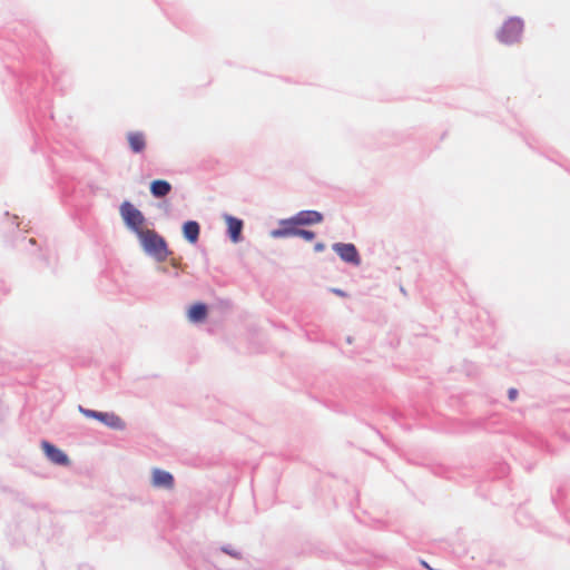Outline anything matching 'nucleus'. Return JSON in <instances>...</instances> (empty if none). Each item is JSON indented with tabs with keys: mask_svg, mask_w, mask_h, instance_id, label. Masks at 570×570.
<instances>
[{
	"mask_svg": "<svg viewBox=\"0 0 570 570\" xmlns=\"http://www.w3.org/2000/svg\"><path fill=\"white\" fill-rule=\"evenodd\" d=\"M137 236L148 255L155 257L158 262H164L168 257L169 250L165 239L154 229L145 228Z\"/></svg>",
	"mask_w": 570,
	"mask_h": 570,
	"instance_id": "1",
	"label": "nucleus"
},
{
	"mask_svg": "<svg viewBox=\"0 0 570 570\" xmlns=\"http://www.w3.org/2000/svg\"><path fill=\"white\" fill-rule=\"evenodd\" d=\"M120 215L125 224L138 235L145 229V217L131 203L124 202L120 206Z\"/></svg>",
	"mask_w": 570,
	"mask_h": 570,
	"instance_id": "2",
	"label": "nucleus"
},
{
	"mask_svg": "<svg viewBox=\"0 0 570 570\" xmlns=\"http://www.w3.org/2000/svg\"><path fill=\"white\" fill-rule=\"evenodd\" d=\"M523 31V21L518 18H511L502 26L498 38L503 43H513L520 40Z\"/></svg>",
	"mask_w": 570,
	"mask_h": 570,
	"instance_id": "3",
	"label": "nucleus"
},
{
	"mask_svg": "<svg viewBox=\"0 0 570 570\" xmlns=\"http://www.w3.org/2000/svg\"><path fill=\"white\" fill-rule=\"evenodd\" d=\"M79 411L85 416L98 420L110 429L124 430L126 426L125 422L115 413L98 412L94 410L83 409L82 406H79Z\"/></svg>",
	"mask_w": 570,
	"mask_h": 570,
	"instance_id": "4",
	"label": "nucleus"
},
{
	"mask_svg": "<svg viewBox=\"0 0 570 570\" xmlns=\"http://www.w3.org/2000/svg\"><path fill=\"white\" fill-rule=\"evenodd\" d=\"M333 249L344 262L360 265L361 258L353 244L336 243L333 245Z\"/></svg>",
	"mask_w": 570,
	"mask_h": 570,
	"instance_id": "5",
	"label": "nucleus"
},
{
	"mask_svg": "<svg viewBox=\"0 0 570 570\" xmlns=\"http://www.w3.org/2000/svg\"><path fill=\"white\" fill-rule=\"evenodd\" d=\"M41 448L47 455V458L55 464L58 465H68L69 464V458L68 455L61 451L60 449L56 448L48 441H42Z\"/></svg>",
	"mask_w": 570,
	"mask_h": 570,
	"instance_id": "6",
	"label": "nucleus"
},
{
	"mask_svg": "<svg viewBox=\"0 0 570 570\" xmlns=\"http://www.w3.org/2000/svg\"><path fill=\"white\" fill-rule=\"evenodd\" d=\"M323 220V215L316 210H303L295 215L291 223L295 225H312Z\"/></svg>",
	"mask_w": 570,
	"mask_h": 570,
	"instance_id": "7",
	"label": "nucleus"
},
{
	"mask_svg": "<svg viewBox=\"0 0 570 570\" xmlns=\"http://www.w3.org/2000/svg\"><path fill=\"white\" fill-rule=\"evenodd\" d=\"M151 484L155 488L173 489L174 488V476L167 471H164L160 469H154Z\"/></svg>",
	"mask_w": 570,
	"mask_h": 570,
	"instance_id": "8",
	"label": "nucleus"
},
{
	"mask_svg": "<svg viewBox=\"0 0 570 570\" xmlns=\"http://www.w3.org/2000/svg\"><path fill=\"white\" fill-rule=\"evenodd\" d=\"M127 140L132 153L140 154L146 149L147 140L146 136L141 131H129L127 134Z\"/></svg>",
	"mask_w": 570,
	"mask_h": 570,
	"instance_id": "9",
	"label": "nucleus"
},
{
	"mask_svg": "<svg viewBox=\"0 0 570 570\" xmlns=\"http://www.w3.org/2000/svg\"><path fill=\"white\" fill-rule=\"evenodd\" d=\"M187 316L193 323L204 322L207 317V306L204 303H196L189 307Z\"/></svg>",
	"mask_w": 570,
	"mask_h": 570,
	"instance_id": "10",
	"label": "nucleus"
},
{
	"mask_svg": "<svg viewBox=\"0 0 570 570\" xmlns=\"http://www.w3.org/2000/svg\"><path fill=\"white\" fill-rule=\"evenodd\" d=\"M183 233L185 238L191 243L195 244L198 240L199 237V225L197 222L189 220L186 222L183 226Z\"/></svg>",
	"mask_w": 570,
	"mask_h": 570,
	"instance_id": "11",
	"label": "nucleus"
},
{
	"mask_svg": "<svg viewBox=\"0 0 570 570\" xmlns=\"http://www.w3.org/2000/svg\"><path fill=\"white\" fill-rule=\"evenodd\" d=\"M227 226H228V233L234 243H237L240 237V233L243 229V222L240 219H237L235 217H227Z\"/></svg>",
	"mask_w": 570,
	"mask_h": 570,
	"instance_id": "12",
	"label": "nucleus"
},
{
	"mask_svg": "<svg viewBox=\"0 0 570 570\" xmlns=\"http://www.w3.org/2000/svg\"><path fill=\"white\" fill-rule=\"evenodd\" d=\"M170 190L171 186L166 180L158 179L150 184V191L155 197H165Z\"/></svg>",
	"mask_w": 570,
	"mask_h": 570,
	"instance_id": "13",
	"label": "nucleus"
},
{
	"mask_svg": "<svg viewBox=\"0 0 570 570\" xmlns=\"http://www.w3.org/2000/svg\"><path fill=\"white\" fill-rule=\"evenodd\" d=\"M293 236H301L306 240H312L315 237V234L311 230L294 228Z\"/></svg>",
	"mask_w": 570,
	"mask_h": 570,
	"instance_id": "14",
	"label": "nucleus"
},
{
	"mask_svg": "<svg viewBox=\"0 0 570 570\" xmlns=\"http://www.w3.org/2000/svg\"><path fill=\"white\" fill-rule=\"evenodd\" d=\"M294 228H283V229H276L272 232L273 237H286V236H293Z\"/></svg>",
	"mask_w": 570,
	"mask_h": 570,
	"instance_id": "15",
	"label": "nucleus"
},
{
	"mask_svg": "<svg viewBox=\"0 0 570 570\" xmlns=\"http://www.w3.org/2000/svg\"><path fill=\"white\" fill-rule=\"evenodd\" d=\"M508 397H509L510 401H515L517 397H518V391L515 389H513V387L510 389L508 391Z\"/></svg>",
	"mask_w": 570,
	"mask_h": 570,
	"instance_id": "16",
	"label": "nucleus"
},
{
	"mask_svg": "<svg viewBox=\"0 0 570 570\" xmlns=\"http://www.w3.org/2000/svg\"><path fill=\"white\" fill-rule=\"evenodd\" d=\"M324 248H325V245L323 243H317L314 246L315 252H322V250H324Z\"/></svg>",
	"mask_w": 570,
	"mask_h": 570,
	"instance_id": "17",
	"label": "nucleus"
},
{
	"mask_svg": "<svg viewBox=\"0 0 570 570\" xmlns=\"http://www.w3.org/2000/svg\"><path fill=\"white\" fill-rule=\"evenodd\" d=\"M332 291H333V293H335V294H336V295H338V296H345V295H346L343 291L337 289V288H334V289H332Z\"/></svg>",
	"mask_w": 570,
	"mask_h": 570,
	"instance_id": "18",
	"label": "nucleus"
},
{
	"mask_svg": "<svg viewBox=\"0 0 570 570\" xmlns=\"http://www.w3.org/2000/svg\"><path fill=\"white\" fill-rule=\"evenodd\" d=\"M228 553H229V554H232V556H234V557H236V556H237L236 553H233V552H232V549H228Z\"/></svg>",
	"mask_w": 570,
	"mask_h": 570,
	"instance_id": "19",
	"label": "nucleus"
}]
</instances>
